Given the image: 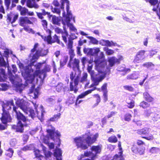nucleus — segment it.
I'll return each instance as SVG.
<instances>
[{
  "mask_svg": "<svg viewBox=\"0 0 160 160\" xmlns=\"http://www.w3.org/2000/svg\"><path fill=\"white\" fill-rule=\"evenodd\" d=\"M94 62L96 64L95 69L98 71V74H95L94 71L92 70V65H88L87 68L88 72L90 74L91 79L93 81L92 87L98 85L99 82L105 78L106 74L105 67L107 65V62L103 52H100L99 59H95Z\"/></svg>",
  "mask_w": 160,
  "mask_h": 160,
  "instance_id": "nucleus-1",
  "label": "nucleus"
},
{
  "mask_svg": "<svg viewBox=\"0 0 160 160\" xmlns=\"http://www.w3.org/2000/svg\"><path fill=\"white\" fill-rule=\"evenodd\" d=\"M18 66L21 70L22 76L25 79L29 82H32L34 78L38 76L42 78L45 77V73L49 72L51 68L49 66L47 65L44 69L42 71H40L39 69L41 66V64L38 63L35 66L30 65L24 67L23 65L21 63L18 64Z\"/></svg>",
  "mask_w": 160,
  "mask_h": 160,
  "instance_id": "nucleus-2",
  "label": "nucleus"
},
{
  "mask_svg": "<svg viewBox=\"0 0 160 160\" xmlns=\"http://www.w3.org/2000/svg\"><path fill=\"white\" fill-rule=\"evenodd\" d=\"M61 8L63 10L62 16L63 18L62 20V23L64 26L67 25L70 30L75 32H77V29L73 25L70 23L71 20H73L75 22V17L72 14L71 11L69 10V1L68 0H64L62 2Z\"/></svg>",
  "mask_w": 160,
  "mask_h": 160,
  "instance_id": "nucleus-3",
  "label": "nucleus"
},
{
  "mask_svg": "<svg viewBox=\"0 0 160 160\" xmlns=\"http://www.w3.org/2000/svg\"><path fill=\"white\" fill-rule=\"evenodd\" d=\"M98 137V134L96 133L92 137L91 135H88L84 139L79 136L74 138L73 140L77 148L84 150L87 149L88 146L95 142Z\"/></svg>",
  "mask_w": 160,
  "mask_h": 160,
  "instance_id": "nucleus-4",
  "label": "nucleus"
},
{
  "mask_svg": "<svg viewBox=\"0 0 160 160\" xmlns=\"http://www.w3.org/2000/svg\"><path fill=\"white\" fill-rule=\"evenodd\" d=\"M24 101H16V103L26 114H28L29 112V116L31 117L32 119H34L36 117H39L38 112L36 111V113L32 108L28 107Z\"/></svg>",
  "mask_w": 160,
  "mask_h": 160,
  "instance_id": "nucleus-5",
  "label": "nucleus"
},
{
  "mask_svg": "<svg viewBox=\"0 0 160 160\" xmlns=\"http://www.w3.org/2000/svg\"><path fill=\"white\" fill-rule=\"evenodd\" d=\"M38 46V43H36L34 46V48L31 50V53L30 54L31 57H32L31 61L34 62L36 59L38 58L39 56H44L47 54L48 52V50H37V48Z\"/></svg>",
  "mask_w": 160,
  "mask_h": 160,
  "instance_id": "nucleus-6",
  "label": "nucleus"
},
{
  "mask_svg": "<svg viewBox=\"0 0 160 160\" xmlns=\"http://www.w3.org/2000/svg\"><path fill=\"white\" fill-rule=\"evenodd\" d=\"M79 76H76L75 72H72L70 74V79L72 82L70 83V89L71 91H74L76 92L77 91L76 86L78 84Z\"/></svg>",
  "mask_w": 160,
  "mask_h": 160,
  "instance_id": "nucleus-7",
  "label": "nucleus"
},
{
  "mask_svg": "<svg viewBox=\"0 0 160 160\" xmlns=\"http://www.w3.org/2000/svg\"><path fill=\"white\" fill-rule=\"evenodd\" d=\"M8 66V61L7 62L4 60L3 58L0 57V67H6ZM6 79L5 74L4 70L3 69L0 68V82L4 81Z\"/></svg>",
  "mask_w": 160,
  "mask_h": 160,
  "instance_id": "nucleus-8",
  "label": "nucleus"
},
{
  "mask_svg": "<svg viewBox=\"0 0 160 160\" xmlns=\"http://www.w3.org/2000/svg\"><path fill=\"white\" fill-rule=\"evenodd\" d=\"M18 108L15 106H14L13 108V110L15 113V116L16 118L18 120V122H26L28 120L27 117L24 116L22 113L19 111H18L17 109Z\"/></svg>",
  "mask_w": 160,
  "mask_h": 160,
  "instance_id": "nucleus-9",
  "label": "nucleus"
},
{
  "mask_svg": "<svg viewBox=\"0 0 160 160\" xmlns=\"http://www.w3.org/2000/svg\"><path fill=\"white\" fill-rule=\"evenodd\" d=\"M0 120L2 123L4 124L11 122L12 118L9 112L8 111H2Z\"/></svg>",
  "mask_w": 160,
  "mask_h": 160,
  "instance_id": "nucleus-10",
  "label": "nucleus"
},
{
  "mask_svg": "<svg viewBox=\"0 0 160 160\" xmlns=\"http://www.w3.org/2000/svg\"><path fill=\"white\" fill-rule=\"evenodd\" d=\"M83 51L88 55L93 56L97 54L100 51V50L99 48L96 47L92 48H85L83 49Z\"/></svg>",
  "mask_w": 160,
  "mask_h": 160,
  "instance_id": "nucleus-11",
  "label": "nucleus"
},
{
  "mask_svg": "<svg viewBox=\"0 0 160 160\" xmlns=\"http://www.w3.org/2000/svg\"><path fill=\"white\" fill-rule=\"evenodd\" d=\"M79 61L76 58L72 59V58H71L70 60L69 63L68 64V66L70 67H72L73 68H76L78 70L79 73L80 72L79 71Z\"/></svg>",
  "mask_w": 160,
  "mask_h": 160,
  "instance_id": "nucleus-12",
  "label": "nucleus"
},
{
  "mask_svg": "<svg viewBox=\"0 0 160 160\" xmlns=\"http://www.w3.org/2000/svg\"><path fill=\"white\" fill-rule=\"evenodd\" d=\"M131 150L133 153L135 154L138 153L141 155L144 153L145 148L144 147H138L135 144H133L131 148Z\"/></svg>",
  "mask_w": 160,
  "mask_h": 160,
  "instance_id": "nucleus-13",
  "label": "nucleus"
},
{
  "mask_svg": "<svg viewBox=\"0 0 160 160\" xmlns=\"http://www.w3.org/2000/svg\"><path fill=\"white\" fill-rule=\"evenodd\" d=\"M144 53L145 51L144 50H142L138 52L136 54L134 59V62L137 63L141 62L145 58Z\"/></svg>",
  "mask_w": 160,
  "mask_h": 160,
  "instance_id": "nucleus-14",
  "label": "nucleus"
},
{
  "mask_svg": "<svg viewBox=\"0 0 160 160\" xmlns=\"http://www.w3.org/2000/svg\"><path fill=\"white\" fill-rule=\"evenodd\" d=\"M26 126L24 124L22 123V122H18L16 125H14L12 126V128L15 130V132L22 133L24 132V127Z\"/></svg>",
  "mask_w": 160,
  "mask_h": 160,
  "instance_id": "nucleus-15",
  "label": "nucleus"
},
{
  "mask_svg": "<svg viewBox=\"0 0 160 160\" xmlns=\"http://www.w3.org/2000/svg\"><path fill=\"white\" fill-rule=\"evenodd\" d=\"M5 101V102L3 101H1L2 111H6L5 110L6 109H11V105L13 106V107L15 106L13 101Z\"/></svg>",
  "mask_w": 160,
  "mask_h": 160,
  "instance_id": "nucleus-16",
  "label": "nucleus"
},
{
  "mask_svg": "<svg viewBox=\"0 0 160 160\" xmlns=\"http://www.w3.org/2000/svg\"><path fill=\"white\" fill-rule=\"evenodd\" d=\"M31 24L32 22L30 21L27 17H21L19 18V24L22 26H24L25 24Z\"/></svg>",
  "mask_w": 160,
  "mask_h": 160,
  "instance_id": "nucleus-17",
  "label": "nucleus"
},
{
  "mask_svg": "<svg viewBox=\"0 0 160 160\" xmlns=\"http://www.w3.org/2000/svg\"><path fill=\"white\" fill-rule=\"evenodd\" d=\"M149 128H142L137 130V133L140 135H144L148 134L149 132Z\"/></svg>",
  "mask_w": 160,
  "mask_h": 160,
  "instance_id": "nucleus-18",
  "label": "nucleus"
},
{
  "mask_svg": "<svg viewBox=\"0 0 160 160\" xmlns=\"http://www.w3.org/2000/svg\"><path fill=\"white\" fill-rule=\"evenodd\" d=\"M46 32L50 35L47 37H44L42 35H41V37L44 39V41H47L48 43H51L53 42L51 40V31L49 29H48L47 30Z\"/></svg>",
  "mask_w": 160,
  "mask_h": 160,
  "instance_id": "nucleus-19",
  "label": "nucleus"
},
{
  "mask_svg": "<svg viewBox=\"0 0 160 160\" xmlns=\"http://www.w3.org/2000/svg\"><path fill=\"white\" fill-rule=\"evenodd\" d=\"M34 87H32L31 88V94L30 95L33 97V99H36L39 94V88H38L35 89H34Z\"/></svg>",
  "mask_w": 160,
  "mask_h": 160,
  "instance_id": "nucleus-20",
  "label": "nucleus"
},
{
  "mask_svg": "<svg viewBox=\"0 0 160 160\" xmlns=\"http://www.w3.org/2000/svg\"><path fill=\"white\" fill-rule=\"evenodd\" d=\"M101 149L102 146L101 145L92 146L91 148V150L92 151L95 152L96 154L99 153L101 151Z\"/></svg>",
  "mask_w": 160,
  "mask_h": 160,
  "instance_id": "nucleus-21",
  "label": "nucleus"
},
{
  "mask_svg": "<svg viewBox=\"0 0 160 160\" xmlns=\"http://www.w3.org/2000/svg\"><path fill=\"white\" fill-rule=\"evenodd\" d=\"M18 15L17 14H14L11 13L8 15V19L12 23H13L17 19Z\"/></svg>",
  "mask_w": 160,
  "mask_h": 160,
  "instance_id": "nucleus-22",
  "label": "nucleus"
},
{
  "mask_svg": "<svg viewBox=\"0 0 160 160\" xmlns=\"http://www.w3.org/2000/svg\"><path fill=\"white\" fill-rule=\"evenodd\" d=\"M116 58L114 57H110L108 59V61L109 62L108 66L109 67H112L114 66V64L116 62Z\"/></svg>",
  "mask_w": 160,
  "mask_h": 160,
  "instance_id": "nucleus-23",
  "label": "nucleus"
},
{
  "mask_svg": "<svg viewBox=\"0 0 160 160\" xmlns=\"http://www.w3.org/2000/svg\"><path fill=\"white\" fill-rule=\"evenodd\" d=\"M17 9L20 11V13L22 15H26L28 12V9L25 8H22L21 6H18Z\"/></svg>",
  "mask_w": 160,
  "mask_h": 160,
  "instance_id": "nucleus-24",
  "label": "nucleus"
},
{
  "mask_svg": "<svg viewBox=\"0 0 160 160\" xmlns=\"http://www.w3.org/2000/svg\"><path fill=\"white\" fill-rule=\"evenodd\" d=\"M46 132L48 134V135L50 137L51 139L53 140H54V135L55 133V129L53 128L52 129H48L46 130Z\"/></svg>",
  "mask_w": 160,
  "mask_h": 160,
  "instance_id": "nucleus-25",
  "label": "nucleus"
},
{
  "mask_svg": "<svg viewBox=\"0 0 160 160\" xmlns=\"http://www.w3.org/2000/svg\"><path fill=\"white\" fill-rule=\"evenodd\" d=\"M107 83H104L101 87V89L104 92L103 96L105 100L108 99L107 91Z\"/></svg>",
  "mask_w": 160,
  "mask_h": 160,
  "instance_id": "nucleus-26",
  "label": "nucleus"
},
{
  "mask_svg": "<svg viewBox=\"0 0 160 160\" xmlns=\"http://www.w3.org/2000/svg\"><path fill=\"white\" fill-rule=\"evenodd\" d=\"M61 18L53 16L52 17V23L55 25H60L61 22Z\"/></svg>",
  "mask_w": 160,
  "mask_h": 160,
  "instance_id": "nucleus-27",
  "label": "nucleus"
},
{
  "mask_svg": "<svg viewBox=\"0 0 160 160\" xmlns=\"http://www.w3.org/2000/svg\"><path fill=\"white\" fill-rule=\"evenodd\" d=\"M13 150L12 148H9L6 150L5 155L7 157L11 158L13 156Z\"/></svg>",
  "mask_w": 160,
  "mask_h": 160,
  "instance_id": "nucleus-28",
  "label": "nucleus"
},
{
  "mask_svg": "<svg viewBox=\"0 0 160 160\" xmlns=\"http://www.w3.org/2000/svg\"><path fill=\"white\" fill-rule=\"evenodd\" d=\"M95 88H94L92 89L89 90H88L85 92L81 93L80 95L78 96V99H81L83 98L84 97H85L86 95H88L89 93H91V92L95 90Z\"/></svg>",
  "mask_w": 160,
  "mask_h": 160,
  "instance_id": "nucleus-29",
  "label": "nucleus"
},
{
  "mask_svg": "<svg viewBox=\"0 0 160 160\" xmlns=\"http://www.w3.org/2000/svg\"><path fill=\"white\" fill-rule=\"evenodd\" d=\"M34 152L35 158H38L39 160L40 158L42 159H43L44 158V156L40 154V151L39 150H34Z\"/></svg>",
  "mask_w": 160,
  "mask_h": 160,
  "instance_id": "nucleus-30",
  "label": "nucleus"
},
{
  "mask_svg": "<svg viewBox=\"0 0 160 160\" xmlns=\"http://www.w3.org/2000/svg\"><path fill=\"white\" fill-rule=\"evenodd\" d=\"M152 101H143L140 103V106L143 108H146L150 105L149 102Z\"/></svg>",
  "mask_w": 160,
  "mask_h": 160,
  "instance_id": "nucleus-31",
  "label": "nucleus"
},
{
  "mask_svg": "<svg viewBox=\"0 0 160 160\" xmlns=\"http://www.w3.org/2000/svg\"><path fill=\"white\" fill-rule=\"evenodd\" d=\"M64 31L62 32V37L63 38V40L64 42H67V37L68 36V33L66 31L64 26L63 27Z\"/></svg>",
  "mask_w": 160,
  "mask_h": 160,
  "instance_id": "nucleus-32",
  "label": "nucleus"
},
{
  "mask_svg": "<svg viewBox=\"0 0 160 160\" xmlns=\"http://www.w3.org/2000/svg\"><path fill=\"white\" fill-rule=\"evenodd\" d=\"M61 113L60 112L58 113L57 114H55L52 117L50 118V121H54L58 120L60 118Z\"/></svg>",
  "mask_w": 160,
  "mask_h": 160,
  "instance_id": "nucleus-33",
  "label": "nucleus"
},
{
  "mask_svg": "<svg viewBox=\"0 0 160 160\" xmlns=\"http://www.w3.org/2000/svg\"><path fill=\"white\" fill-rule=\"evenodd\" d=\"M108 141L111 143H116L118 142V139L116 136H112L109 137Z\"/></svg>",
  "mask_w": 160,
  "mask_h": 160,
  "instance_id": "nucleus-34",
  "label": "nucleus"
},
{
  "mask_svg": "<svg viewBox=\"0 0 160 160\" xmlns=\"http://www.w3.org/2000/svg\"><path fill=\"white\" fill-rule=\"evenodd\" d=\"M103 50L105 51L106 53L109 55H112L114 53V50L111 49H109L108 48H104Z\"/></svg>",
  "mask_w": 160,
  "mask_h": 160,
  "instance_id": "nucleus-35",
  "label": "nucleus"
},
{
  "mask_svg": "<svg viewBox=\"0 0 160 160\" xmlns=\"http://www.w3.org/2000/svg\"><path fill=\"white\" fill-rule=\"evenodd\" d=\"M123 151H120L119 152V155L116 154L114 155L113 157V159H116L119 158H121V160H124V158H123L122 155Z\"/></svg>",
  "mask_w": 160,
  "mask_h": 160,
  "instance_id": "nucleus-36",
  "label": "nucleus"
},
{
  "mask_svg": "<svg viewBox=\"0 0 160 160\" xmlns=\"http://www.w3.org/2000/svg\"><path fill=\"white\" fill-rule=\"evenodd\" d=\"M60 101H58L57 103L55 106V110L59 112H60L62 108V106L60 103Z\"/></svg>",
  "mask_w": 160,
  "mask_h": 160,
  "instance_id": "nucleus-37",
  "label": "nucleus"
},
{
  "mask_svg": "<svg viewBox=\"0 0 160 160\" xmlns=\"http://www.w3.org/2000/svg\"><path fill=\"white\" fill-rule=\"evenodd\" d=\"M86 37L88 38L90 42L93 44H97L98 43V41L95 38L91 36H86Z\"/></svg>",
  "mask_w": 160,
  "mask_h": 160,
  "instance_id": "nucleus-38",
  "label": "nucleus"
},
{
  "mask_svg": "<svg viewBox=\"0 0 160 160\" xmlns=\"http://www.w3.org/2000/svg\"><path fill=\"white\" fill-rule=\"evenodd\" d=\"M132 115L129 113H126L124 116V119L125 121L129 122L131 120Z\"/></svg>",
  "mask_w": 160,
  "mask_h": 160,
  "instance_id": "nucleus-39",
  "label": "nucleus"
},
{
  "mask_svg": "<svg viewBox=\"0 0 160 160\" xmlns=\"http://www.w3.org/2000/svg\"><path fill=\"white\" fill-rule=\"evenodd\" d=\"M138 73L135 72L132 73L131 75L128 76V79H135L138 78Z\"/></svg>",
  "mask_w": 160,
  "mask_h": 160,
  "instance_id": "nucleus-40",
  "label": "nucleus"
},
{
  "mask_svg": "<svg viewBox=\"0 0 160 160\" xmlns=\"http://www.w3.org/2000/svg\"><path fill=\"white\" fill-rule=\"evenodd\" d=\"M147 2H149L152 5H154L160 2V0H145Z\"/></svg>",
  "mask_w": 160,
  "mask_h": 160,
  "instance_id": "nucleus-41",
  "label": "nucleus"
},
{
  "mask_svg": "<svg viewBox=\"0 0 160 160\" xmlns=\"http://www.w3.org/2000/svg\"><path fill=\"white\" fill-rule=\"evenodd\" d=\"M142 66L147 68H151L153 67L154 65L151 62H148L143 64Z\"/></svg>",
  "mask_w": 160,
  "mask_h": 160,
  "instance_id": "nucleus-42",
  "label": "nucleus"
},
{
  "mask_svg": "<svg viewBox=\"0 0 160 160\" xmlns=\"http://www.w3.org/2000/svg\"><path fill=\"white\" fill-rule=\"evenodd\" d=\"M17 143V142L16 139L13 138L11 139L9 142V144L11 147H14L16 146Z\"/></svg>",
  "mask_w": 160,
  "mask_h": 160,
  "instance_id": "nucleus-43",
  "label": "nucleus"
},
{
  "mask_svg": "<svg viewBox=\"0 0 160 160\" xmlns=\"http://www.w3.org/2000/svg\"><path fill=\"white\" fill-rule=\"evenodd\" d=\"M27 32L32 34H34V31L28 26H26L23 28Z\"/></svg>",
  "mask_w": 160,
  "mask_h": 160,
  "instance_id": "nucleus-44",
  "label": "nucleus"
},
{
  "mask_svg": "<svg viewBox=\"0 0 160 160\" xmlns=\"http://www.w3.org/2000/svg\"><path fill=\"white\" fill-rule=\"evenodd\" d=\"M141 137L149 141L152 140L154 139L153 136V135L152 134L148 136H142Z\"/></svg>",
  "mask_w": 160,
  "mask_h": 160,
  "instance_id": "nucleus-45",
  "label": "nucleus"
},
{
  "mask_svg": "<svg viewBox=\"0 0 160 160\" xmlns=\"http://www.w3.org/2000/svg\"><path fill=\"white\" fill-rule=\"evenodd\" d=\"M127 107L129 108H132L134 106V101H130L129 102H127Z\"/></svg>",
  "mask_w": 160,
  "mask_h": 160,
  "instance_id": "nucleus-46",
  "label": "nucleus"
},
{
  "mask_svg": "<svg viewBox=\"0 0 160 160\" xmlns=\"http://www.w3.org/2000/svg\"><path fill=\"white\" fill-rule=\"evenodd\" d=\"M136 143L138 146L145 145V144L144 142L140 139H138L137 140Z\"/></svg>",
  "mask_w": 160,
  "mask_h": 160,
  "instance_id": "nucleus-47",
  "label": "nucleus"
},
{
  "mask_svg": "<svg viewBox=\"0 0 160 160\" xmlns=\"http://www.w3.org/2000/svg\"><path fill=\"white\" fill-rule=\"evenodd\" d=\"M88 76V74L87 73H84L83 76L81 80V82H84L87 80V78Z\"/></svg>",
  "mask_w": 160,
  "mask_h": 160,
  "instance_id": "nucleus-48",
  "label": "nucleus"
},
{
  "mask_svg": "<svg viewBox=\"0 0 160 160\" xmlns=\"http://www.w3.org/2000/svg\"><path fill=\"white\" fill-rule=\"evenodd\" d=\"M68 60V57H66L64 58V59L63 60V61H62V60H61L60 61V65L62 66H63L64 65H65L67 61Z\"/></svg>",
  "mask_w": 160,
  "mask_h": 160,
  "instance_id": "nucleus-49",
  "label": "nucleus"
},
{
  "mask_svg": "<svg viewBox=\"0 0 160 160\" xmlns=\"http://www.w3.org/2000/svg\"><path fill=\"white\" fill-rule=\"evenodd\" d=\"M153 10L154 11H157V14L160 19V3L158 5V7L157 8H154L153 9Z\"/></svg>",
  "mask_w": 160,
  "mask_h": 160,
  "instance_id": "nucleus-50",
  "label": "nucleus"
},
{
  "mask_svg": "<svg viewBox=\"0 0 160 160\" xmlns=\"http://www.w3.org/2000/svg\"><path fill=\"white\" fill-rule=\"evenodd\" d=\"M42 24L44 29L46 30L47 28L48 23L46 20H42Z\"/></svg>",
  "mask_w": 160,
  "mask_h": 160,
  "instance_id": "nucleus-51",
  "label": "nucleus"
},
{
  "mask_svg": "<svg viewBox=\"0 0 160 160\" xmlns=\"http://www.w3.org/2000/svg\"><path fill=\"white\" fill-rule=\"evenodd\" d=\"M29 138V136L28 135L26 134H23L22 135V140L23 141L26 143L27 142Z\"/></svg>",
  "mask_w": 160,
  "mask_h": 160,
  "instance_id": "nucleus-52",
  "label": "nucleus"
},
{
  "mask_svg": "<svg viewBox=\"0 0 160 160\" xmlns=\"http://www.w3.org/2000/svg\"><path fill=\"white\" fill-rule=\"evenodd\" d=\"M132 121L135 124H136L137 126H141L142 125V123L140 120H136L135 119H134Z\"/></svg>",
  "mask_w": 160,
  "mask_h": 160,
  "instance_id": "nucleus-53",
  "label": "nucleus"
},
{
  "mask_svg": "<svg viewBox=\"0 0 160 160\" xmlns=\"http://www.w3.org/2000/svg\"><path fill=\"white\" fill-rule=\"evenodd\" d=\"M120 47V45L118 44L116 42H114L112 41H110V47Z\"/></svg>",
  "mask_w": 160,
  "mask_h": 160,
  "instance_id": "nucleus-54",
  "label": "nucleus"
},
{
  "mask_svg": "<svg viewBox=\"0 0 160 160\" xmlns=\"http://www.w3.org/2000/svg\"><path fill=\"white\" fill-rule=\"evenodd\" d=\"M144 97L145 99L147 100H151L152 98L148 93H145L144 94Z\"/></svg>",
  "mask_w": 160,
  "mask_h": 160,
  "instance_id": "nucleus-55",
  "label": "nucleus"
},
{
  "mask_svg": "<svg viewBox=\"0 0 160 160\" xmlns=\"http://www.w3.org/2000/svg\"><path fill=\"white\" fill-rule=\"evenodd\" d=\"M69 49V52L70 55V58H73L74 56L73 50L72 49V48Z\"/></svg>",
  "mask_w": 160,
  "mask_h": 160,
  "instance_id": "nucleus-56",
  "label": "nucleus"
},
{
  "mask_svg": "<svg viewBox=\"0 0 160 160\" xmlns=\"http://www.w3.org/2000/svg\"><path fill=\"white\" fill-rule=\"evenodd\" d=\"M118 70L120 71L129 72L130 69L128 68H126L124 67H121V68H118Z\"/></svg>",
  "mask_w": 160,
  "mask_h": 160,
  "instance_id": "nucleus-57",
  "label": "nucleus"
},
{
  "mask_svg": "<svg viewBox=\"0 0 160 160\" xmlns=\"http://www.w3.org/2000/svg\"><path fill=\"white\" fill-rule=\"evenodd\" d=\"M90 154V152L88 151L85 152H84V154H82L80 156L81 159L82 158H84L85 157H88Z\"/></svg>",
  "mask_w": 160,
  "mask_h": 160,
  "instance_id": "nucleus-58",
  "label": "nucleus"
},
{
  "mask_svg": "<svg viewBox=\"0 0 160 160\" xmlns=\"http://www.w3.org/2000/svg\"><path fill=\"white\" fill-rule=\"evenodd\" d=\"M125 89L129 91H132L133 90V88L131 86H125L124 87Z\"/></svg>",
  "mask_w": 160,
  "mask_h": 160,
  "instance_id": "nucleus-59",
  "label": "nucleus"
},
{
  "mask_svg": "<svg viewBox=\"0 0 160 160\" xmlns=\"http://www.w3.org/2000/svg\"><path fill=\"white\" fill-rule=\"evenodd\" d=\"M118 58H116V59L117 60L116 61V62L118 63L123 59V57L120 55H118Z\"/></svg>",
  "mask_w": 160,
  "mask_h": 160,
  "instance_id": "nucleus-60",
  "label": "nucleus"
},
{
  "mask_svg": "<svg viewBox=\"0 0 160 160\" xmlns=\"http://www.w3.org/2000/svg\"><path fill=\"white\" fill-rule=\"evenodd\" d=\"M52 11L54 12L55 13L58 15H59L60 13V11L59 9L54 8H52Z\"/></svg>",
  "mask_w": 160,
  "mask_h": 160,
  "instance_id": "nucleus-61",
  "label": "nucleus"
},
{
  "mask_svg": "<svg viewBox=\"0 0 160 160\" xmlns=\"http://www.w3.org/2000/svg\"><path fill=\"white\" fill-rule=\"evenodd\" d=\"M4 56L5 57H6L7 58V61L8 60V57L7 56H8V54L9 53V50L8 49H6L4 51Z\"/></svg>",
  "mask_w": 160,
  "mask_h": 160,
  "instance_id": "nucleus-62",
  "label": "nucleus"
},
{
  "mask_svg": "<svg viewBox=\"0 0 160 160\" xmlns=\"http://www.w3.org/2000/svg\"><path fill=\"white\" fill-rule=\"evenodd\" d=\"M117 113V112H111L110 114L107 116V117L108 118H110L113 116H114Z\"/></svg>",
  "mask_w": 160,
  "mask_h": 160,
  "instance_id": "nucleus-63",
  "label": "nucleus"
},
{
  "mask_svg": "<svg viewBox=\"0 0 160 160\" xmlns=\"http://www.w3.org/2000/svg\"><path fill=\"white\" fill-rule=\"evenodd\" d=\"M1 86L2 87V90H5L7 89L8 88V86L5 83H2L1 84Z\"/></svg>",
  "mask_w": 160,
  "mask_h": 160,
  "instance_id": "nucleus-64",
  "label": "nucleus"
}]
</instances>
